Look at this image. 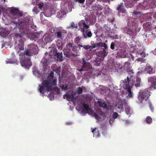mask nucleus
Listing matches in <instances>:
<instances>
[{
	"label": "nucleus",
	"mask_w": 156,
	"mask_h": 156,
	"mask_svg": "<svg viewBox=\"0 0 156 156\" xmlns=\"http://www.w3.org/2000/svg\"><path fill=\"white\" fill-rule=\"evenodd\" d=\"M76 2H78L80 3H83L85 2V0H75Z\"/></svg>",
	"instance_id": "49"
},
{
	"label": "nucleus",
	"mask_w": 156,
	"mask_h": 156,
	"mask_svg": "<svg viewBox=\"0 0 156 156\" xmlns=\"http://www.w3.org/2000/svg\"><path fill=\"white\" fill-rule=\"evenodd\" d=\"M82 66L80 69H77L79 71L81 72L83 71H91L92 69V67L91 66L90 64L87 62L85 60L84 58H83L82 60Z\"/></svg>",
	"instance_id": "6"
},
{
	"label": "nucleus",
	"mask_w": 156,
	"mask_h": 156,
	"mask_svg": "<svg viewBox=\"0 0 156 156\" xmlns=\"http://www.w3.org/2000/svg\"><path fill=\"white\" fill-rule=\"evenodd\" d=\"M131 57H132V58H133V56L132 55Z\"/></svg>",
	"instance_id": "64"
},
{
	"label": "nucleus",
	"mask_w": 156,
	"mask_h": 156,
	"mask_svg": "<svg viewBox=\"0 0 156 156\" xmlns=\"http://www.w3.org/2000/svg\"><path fill=\"white\" fill-rule=\"evenodd\" d=\"M153 17L155 18L156 19V12L154 14L153 16Z\"/></svg>",
	"instance_id": "57"
},
{
	"label": "nucleus",
	"mask_w": 156,
	"mask_h": 156,
	"mask_svg": "<svg viewBox=\"0 0 156 156\" xmlns=\"http://www.w3.org/2000/svg\"><path fill=\"white\" fill-rule=\"evenodd\" d=\"M100 47H103L105 50H108V47L107 44L105 43L100 42Z\"/></svg>",
	"instance_id": "33"
},
{
	"label": "nucleus",
	"mask_w": 156,
	"mask_h": 156,
	"mask_svg": "<svg viewBox=\"0 0 156 156\" xmlns=\"http://www.w3.org/2000/svg\"><path fill=\"white\" fill-rule=\"evenodd\" d=\"M74 94H65L64 96H63V98H64L65 99L66 98V99L68 100L69 101L70 99L72 100L73 99V98L74 97Z\"/></svg>",
	"instance_id": "20"
},
{
	"label": "nucleus",
	"mask_w": 156,
	"mask_h": 156,
	"mask_svg": "<svg viewBox=\"0 0 156 156\" xmlns=\"http://www.w3.org/2000/svg\"><path fill=\"white\" fill-rule=\"evenodd\" d=\"M82 39V37L79 36H76L74 39V42L77 44L78 47H80L82 45L81 40Z\"/></svg>",
	"instance_id": "14"
},
{
	"label": "nucleus",
	"mask_w": 156,
	"mask_h": 156,
	"mask_svg": "<svg viewBox=\"0 0 156 156\" xmlns=\"http://www.w3.org/2000/svg\"><path fill=\"white\" fill-rule=\"evenodd\" d=\"M43 82L44 81L41 83V84L42 85H39V87H40L39 89V91L42 94H44V92L51 91L50 89H48V84L46 85Z\"/></svg>",
	"instance_id": "10"
},
{
	"label": "nucleus",
	"mask_w": 156,
	"mask_h": 156,
	"mask_svg": "<svg viewBox=\"0 0 156 156\" xmlns=\"http://www.w3.org/2000/svg\"><path fill=\"white\" fill-rule=\"evenodd\" d=\"M90 44L91 45V46L92 49L96 48H99L100 47V42L94 43V41H91L90 42Z\"/></svg>",
	"instance_id": "18"
},
{
	"label": "nucleus",
	"mask_w": 156,
	"mask_h": 156,
	"mask_svg": "<svg viewBox=\"0 0 156 156\" xmlns=\"http://www.w3.org/2000/svg\"><path fill=\"white\" fill-rule=\"evenodd\" d=\"M126 33L127 34H129V36L133 37L134 33L130 29H129L126 31Z\"/></svg>",
	"instance_id": "31"
},
{
	"label": "nucleus",
	"mask_w": 156,
	"mask_h": 156,
	"mask_svg": "<svg viewBox=\"0 0 156 156\" xmlns=\"http://www.w3.org/2000/svg\"><path fill=\"white\" fill-rule=\"evenodd\" d=\"M56 73H58L60 72V68L59 67H57L56 68L53 70Z\"/></svg>",
	"instance_id": "45"
},
{
	"label": "nucleus",
	"mask_w": 156,
	"mask_h": 156,
	"mask_svg": "<svg viewBox=\"0 0 156 156\" xmlns=\"http://www.w3.org/2000/svg\"><path fill=\"white\" fill-rule=\"evenodd\" d=\"M20 63L22 66L27 67H30L32 65V63L30 61V57L27 58V60L23 58L20 60Z\"/></svg>",
	"instance_id": "9"
},
{
	"label": "nucleus",
	"mask_w": 156,
	"mask_h": 156,
	"mask_svg": "<svg viewBox=\"0 0 156 156\" xmlns=\"http://www.w3.org/2000/svg\"><path fill=\"white\" fill-rule=\"evenodd\" d=\"M7 63H16L17 64H18V62H17L16 59H10L8 61H6Z\"/></svg>",
	"instance_id": "28"
},
{
	"label": "nucleus",
	"mask_w": 156,
	"mask_h": 156,
	"mask_svg": "<svg viewBox=\"0 0 156 156\" xmlns=\"http://www.w3.org/2000/svg\"><path fill=\"white\" fill-rule=\"evenodd\" d=\"M96 128H95L94 129H93L92 131V132L93 133H94V131H95V130H96Z\"/></svg>",
	"instance_id": "59"
},
{
	"label": "nucleus",
	"mask_w": 156,
	"mask_h": 156,
	"mask_svg": "<svg viewBox=\"0 0 156 156\" xmlns=\"http://www.w3.org/2000/svg\"><path fill=\"white\" fill-rule=\"evenodd\" d=\"M10 13L12 16H13V19L16 18L19 19L20 18L25 16V15L23 14L22 11H20L17 8H12L10 10Z\"/></svg>",
	"instance_id": "5"
},
{
	"label": "nucleus",
	"mask_w": 156,
	"mask_h": 156,
	"mask_svg": "<svg viewBox=\"0 0 156 156\" xmlns=\"http://www.w3.org/2000/svg\"><path fill=\"white\" fill-rule=\"evenodd\" d=\"M141 15V13L140 11H134L132 14L133 16V17L134 18H139Z\"/></svg>",
	"instance_id": "19"
},
{
	"label": "nucleus",
	"mask_w": 156,
	"mask_h": 156,
	"mask_svg": "<svg viewBox=\"0 0 156 156\" xmlns=\"http://www.w3.org/2000/svg\"><path fill=\"white\" fill-rule=\"evenodd\" d=\"M79 26L81 32L87 30L89 27V26L87 25L85 21L83 20L80 21L79 23Z\"/></svg>",
	"instance_id": "11"
},
{
	"label": "nucleus",
	"mask_w": 156,
	"mask_h": 156,
	"mask_svg": "<svg viewBox=\"0 0 156 156\" xmlns=\"http://www.w3.org/2000/svg\"><path fill=\"white\" fill-rule=\"evenodd\" d=\"M95 119L99 121L101 120V115H99L96 113H95L94 115Z\"/></svg>",
	"instance_id": "37"
},
{
	"label": "nucleus",
	"mask_w": 156,
	"mask_h": 156,
	"mask_svg": "<svg viewBox=\"0 0 156 156\" xmlns=\"http://www.w3.org/2000/svg\"><path fill=\"white\" fill-rule=\"evenodd\" d=\"M77 27V24H75L73 22L71 23L69 26V28H76Z\"/></svg>",
	"instance_id": "34"
},
{
	"label": "nucleus",
	"mask_w": 156,
	"mask_h": 156,
	"mask_svg": "<svg viewBox=\"0 0 156 156\" xmlns=\"http://www.w3.org/2000/svg\"><path fill=\"white\" fill-rule=\"evenodd\" d=\"M140 58H138L137 59V60L138 61H140Z\"/></svg>",
	"instance_id": "61"
},
{
	"label": "nucleus",
	"mask_w": 156,
	"mask_h": 156,
	"mask_svg": "<svg viewBox=\"0 0 156 156\" xmlns=\"http://www.w3.org/2000/svg\"><path fill=\"white\" fill-rule=\"evenodd\" d=\"M115 42H115V41L114 42H112L110 46V48L112 49H115V47H116Z\"/></svg>",
	"instance_id": "38"
},
{
	"label": "nucleus",
	"mask_w": 156,
	"mask_h": 156,
	"mask_svg": "<svg viewBox=\"0 0 156 156\" xmlns=\"http://www.w3.org/2000/svg\"><path fill=\"white\" fill-rule=\"evenodd\" d=\"M15 48L16 49H18L19 50L17 52V53H19L21 50H24V46L23 44H19L18 46H16Z\"/></svg>",
	"instance_id": "22"
},
{
	"label": "nucleus",
	"mask_w": 156,
	"mask_h": 156,
	"mask_svg": "<svg viewBox=\"0 0 156 156\" xmlns=\"http://www.w3.org/2000/svg\"><path fill=\"white\" fill-rule=\"evenodd\" d=\"M115 42L116 45V47L117 48H121L123 46L122 43L120 41H115Z\"/></svg>",
	"instance_id": "27"
},
{
	"label": "nucleus",
	"mask_w": 156,
	"mask_h": 156,
	"mask_svg": "<svg viewBox=\"0 0 156 156\" xmlns=\"http://www.w3.org/2000/svg\"><path fill=\"white\" fill-rule=\"evenodd\" d=\"M123 105L122 104H121L120 106H118V108H122Z\"/></svg>",
	"instance_id": "55"
},
{
	"label": "nucleus",
	"mask_w": 156,
	"mask_h": 156,
	"mask_svg": "<svg viewBox=\"0 0 156 156\" xmlns=\"http://www.w3.org/2000/svg\"><path fill=\"white\" fill-rule=\"evenodd\" d=\"M57 50L56 48L54 47L52 48L50 51V54L51 55H53L55 56L57 55Z\"/></svg>",
	"instance_id": "21"
},
{
	"label": "nucleus",
	"mask_w": 156,
	"mask_h": 156,
	"mask_svg": "<svg viewBox=\"0 0 156 156\" xmlns=\"http://www.w3.org/2000/svg\"><path fill=\"white\" fill-rule=\"evenodd\" d=\"M130 58H129L128 59V61L126 62H125V66L126 65H128L129 64V62H130Z\"/></svg>",
	"instance_id": "52"
},
{
	"label": "nucleus",
	"mask_w": 156,
	"mask_h": 156,
	"mask_svg": "<svg viewBox=\"0 0 156 156\" xmlns=\"http://www.w3.org/2000/svg\"><path fill=\"white\" fill-rule=\"evenodd\" d=\"M117 10L123 13H125L126 12V10L122 3L118 5Z\"/></svg>",
	"instance_id": "15"
},
{
	"label": "nucleus",
	"mask_w": 156,
	"mask_h": 156,
	"mask_svg": "<svg viewBox=\"0 0 156 156\" xmlns=\"http://www.w3.org/2000/svg\"><path fill=\"white\" fill-rule=\"evenodd\" d=\"M82 105L83 106V111L85 113H88L90 110L88 105L83 103Z\"/></svg>",
	"instance_id": "17"
},
{
	"label": "nucleus",
	"mask_w": 156,
	"mask_h": 156,
	"mask_svg": "<svg viewBox=\"0 0 156 156\" xmlns=\"http://www.w3.org/2000/svg\"><path fill=\"white\" fill-rule=\"evenodd\" d=\"M71 50L74 52L77 53L78 50L77 49V47L76 45H73L70 43H67L66 47L63 50V53L65 57L69 58L71 56H75L77 55V54H75L71 51Z\"/></svg>",
	"instance_id": "3"
},
{
	"label": "nucleus",
	"mask_w": 156,
	"mask_h": 156,
	"mask_svg": "<svg viewBox=\"0 0 156 156\" xmlns=\"http://www.w3.org/2000/svg\"><path fill=\"white\" fill-rule=\"evenodd\" d=\"M24 38H23V37L20 39H19L18 41L20 43L19 44H23V42L24 41Z\"/></svg>",
	"instance_id": "43"
},
{
	"label": "nucleus",
	"mask_w": 156,
	"mask_h": 156,
	"mask_svg": "<svg viewBox=\"0 0 156 156\" xmlns=\"http://www.w3.org/2000/svg\"><path fill=\"white\" fill-rule=\"evenodd\" d=\"M18 23L14 22L12 23L15 25L14 29L18 27L19 28L20 32L23 34H28L30 33L29 27H31L33 24V19L30 16H27Z\"/></svg>",
	"instance_id": "2"
},
{
	"label": "nucleus",
	"mask_w": 156,
	"mask_h": 156,
	"mask_svg": "<svg viewBox=\"0 0 156 156\" xmlns=\"http://www.w3.org/2000/svg\"><path fill=\"white\" fill-rule=\"evenodd\" d=\"M113 0H100L101 1H102L103 2L107 3V2H109L110 1H113Z\"/></svg>",
	"instance_id": "51"
},
{
	"label": "nucleus",
	"mask_w": 156,
	"mask_h": 156,
	"mask_svg": "<svg viewBox=\"0 0 156 156\" xmlns=\"http://www.w3.org/2000/svg\"><path fill=\"white\" fill-rule=\"evenodd\" d=\"M150 95V92L147 90H145L143 91L140 92L138 98L140 101H142L143 100L146 101Z\"/></svg>",
	"instance_id": "7"
},
{
	"label": "nucleus",
	"mask_w": 156,
	"mask_h": 156,
	"mask_svg": "<svg viewBox=\"0 0 156 156\" xmlns=\"http://www.w3.org/2000/svg\"><path fill=\"white\" fill-rule=\"evenodd\" d=\"M53 74H54V73H53V72H51V75H52L53 76Z\"/></svg>",
	"instance_id": "60"
},
{
	"label": "nucleus",
	"mask_w": 156,
	"mask_h": 156,
	"mask_svg": "<svg viewBox=\"0 0 156 156\" xmlns=\"http://www.w3.org/2000/svg\"><path fill=\"white\" fill-rule=\"evenodd\" d=\"M146 70H147L149 73H150L153 70V68L150 66L147 65L146 67Z\"/></svg>",
	"instance_id": "36"
},
{
	"label": "nucleus",
	"mask_w": 156,
	"mask_h": 156,
	"mask_svg": "<svg viewBox=\"0 0 156 156\" xmlns=\"http://www.w3.org/2000/svg\"><path fill=\"white\" fill-rule=\"evenodd\" d=\"M103 101H98L97 102L99 106L101 107V105H102V104L103 103Z\"/></svg>",
	"instance_id": "50"
},
{
	"label": "nucleus",
	"mask_w": 156,
	"mask_h": 156,
	"mask_svg": "<svg viewBox=\"0 0 156 156\" xmlns=\"http://www.w3.org/2000/svg\"><path fill=\"white\" fill-rule=\"evenodd\" d=\"M71 124H72V123H68V125H71Z\"/></svg>",
	"instance_id": "62"
},
{
	"label": "nucleus",
	"mask_w": 156,
	"mask_h": 156,
	"mask_svg": "<svg viewBox=\"0 0 156 156\" xmlns=\"http://www.w3.org/2000/svg\"><path fill=\"white\" fill-rule=\"evenodd\" d=\"M149 106L150 109L151 111H153V110L154 109V108L152 106V104L150 102H148Z\"/></svg>",
	"instance_id": "48"
},
{
	"label": "nucleus",
	"mask_w": 156,
	"mask_h": 156,
	"mask_svg": "<svg viewBox=\"0 0 156 156\" xmlns=\"http://www.w3.org/2000/svg\"><path fill=\"white\" fill-rule=\"evenodd\" d=\"M92 8L94 10L98 12L101 11L103 9V7L101 5L98 4L92 6Z\"/></svg>",
	"instance_id": "16"
},
{
	"label": "nucleus",
	"mask_w": 156,
	"mask_h": 156,
	"mask_svg": "<svg viewBox=\"0 0 156 156\" xmlns=\"http://www.w3.org/2000/svg\"><path fill=\"white\" fill-rule=\"evenodd\" d=\"M44 40L46 42H49L52 41L53 40L51 37L49 36L46 37L44 39Z\"/></svg>",
	"instance_id": "35"
},
{
	"label": "nucleus",
	"mask_w": 156,
	"mask_h": 156,
	"mask_svg": "<svg viewBox=\"0 0 156 156\" xmlns=\"http://www.w3.org/2000/svg\"><path fill=\"white\" fill-rule=\"evenodd\" d=\"M44 83L45 84H48V89H50L51 91L53 90V86H55L56 84V81L55 80L53 81L51 80H44Z\"/></svg>",
	"instance_id": "12"
},
{
	"label": "nucleus",
	"mask_w": 156,
	"mask_h": 156,
	"mask_svg": "<svg viewBox=\"0 0 156 156\" xmlns=\"http://www.w3.org/2000/svg\"><path fill=\"white\" fill-rule=\"evenodd\" d=\"M130 108L128 107H126L125 108V112L129 115V117L130 116L131 114L130 113Z\"/></svg>",
	"instance_id": "32"
},
{
	"label": "nucleus",
	"mask_w": 156,
	"mask_h": 156,
	"mask_svg": "<svg viewBox=\"0 0 156 156\" xmlns=\"http://www.w3.org/2000/svg\"><path fill=\"white\" fill-rule=\"evenodd\" d=\"M140 72H138L137 73H140Z\"/></svg>",
	"instance_id": "63"
},
{
	"label": "nucleus",
	"mask_w": 156,
	"mask_h": 156,
	"mask_svg": "<svg viewBox=\"0 0 156 156\" xmlns=\"http://www.w3.org/2000/svg\"><path fill=\"white\" fill-rule=\"evenodd\" d=\"M37 6L40 9H41L43 6V3H40Z\"/></svg>",
	"instance_id": "46"
},
{
	"label": "nucleus",
	"mask_w": 156,
	"mask_h": 156,
	"mask_svg": "<svg viewBox=\"0 0 156 156\" xmlns=\"http://www.w3.org/2000/svg\"><path fill=\"white\" fill-rule=\"evenodd\" d=\"M37 10V7H34L33 9V12H36Z\"/></svg>",
	"instance_id": "54"
},
{
	"label": "nucleus",
	"mask_w": 156,
	"mask_h": 156,
	"mask_svg": "<svg viewBox=\"0 0 156 156\" xmlns=\"http://www.w3.org/2000/svg\"><path fill=\"white\" fill-rule=\"evenodd\" d=\"M108 54V50H105V48H103L102 50L99 51L97 53V55L100 58V59L102 61L105 57Z\"/></svg>",
	"instance_id": "8"
},
{
	"label": "nucleus",
	"mask_w": 156,
	"mask_h": 156,
	"mask_svg": "<svg viewBox=\"0 0 156 156\" xmlns=\"http://www.w3.org/2000/svg\"><path fill=\"white\" fill-rule=\"evenodd\" d=\"M82 33L83 37H84L85 39L87 38H90L92 36V34L91 31L87 32L86 31H83L82 32Z\"/></svg>",
	"instance_id": "13"
},
{
	"label": "nucleus",
	"mask_w": 156,
	"mask_h": 156,
	"mask_svg": "<svg viewBox=\"0 0 156 156\" xmlns=\"http://www.w3.org/2000/svg\"><path fill=\"white\" fill-rule=\"evenodd\" d=\"M29 48L26 49L23 53H22L23 56L26 55L29 57L37 54L38 53L37 47L33 44L28 45Z\"/></svg>",
	"instance_id": "4"
},
{
	"label": "nucleus",
	"mask_w": 156,
	"mask_h": 156,
	"mask_svg": "<svg viewBox=\"0 0 156 156\" xmlns=\"http://www.w3.org/2000/svg\"><path fill=\"white\" fill-rule=\"evenodd\" d=\"M62 89L64 90H67L68 89V85H63L62 87Z\"/></svg>",
	"instance_id": "44"
},
{
	"label": "nucleus",
	"mask_w": 156,
	"mask_h": 156,
	"mask_svg": "<svg viewBox=\"0 0 156 156\" xmlns=\"http://www.w3.org/2000/svg\"><path fill=\"white\" fill-rule=\"evenodd\" d=\"M118 114L117 112H113V113L112 115V117L114 118V119H116V118H117V117L118 116Z\"/></svg>",
	"instance_id": "42"
},
{
	"label": "nucleus",
	"mask_w": 156,
	"mask_h": 156,
	"mask_svg": "<svg viewBox=\"0 0 156 156\" xmlns=\"http://www.w3.org/2000/svg\"><path fill=\"white\" fill-rule=\"evenodd\" d=\"M107 107V105L106 104V103L104 102H103V103L102 104V105H101V107H103V108H106Z\"/></svg>",
	"instance_id": "47"
},
{
	"label": "nucleus",
	"mask_w": 156,
	"mask_h": 156,
	"mask_svg": "<svg viewBox=\"0 0 156 156\" xmlns=\"http://www.w3.org/2000/svg\"><path fill=\"white\" fill-rule=\"evenodd\" d=\"M150 23H144L143 24V26L144 27H147L149 28L150 27Z\"/></svg>",
	"instance_id": "39"
},
{
	"label": "nucleus",
	"mask_w": 156,
	"mask_h": 156,
	"mask_svg": "<svg viewBox=\"0 0 156 156\" xmlns=\"http://www.w3.org/2000/svg\"><path fill=\"white\" fill-rule=\"evenodd\" d=\"M117 37H118V36L117 35H116V36H115L114 37H112V38H114V39H117Z\"/></svg>",
	"instance_id": "58"
},
{
	"label": "nucleus",
	"mask_w": 156,
	"mask_h": 156,
	"mask_svg": "<svg viewBox=\"0 0 156 156\" xmlns=\"http://www.w3.org/2000/svg\"><path fill=\"white\" fill-rule=\"evenodd\" d=\"M80 47H83L85 49L89 51H91L92 49L91 48V46H89L88 45H82Z\"/></svg>",
	"instance_id": "24"
},
{
	"label": "nucleus",
	"mask_w": 156,
	"mask_h": 156,
	"mask_svg": "<svg viewBox=\"0 0 156 156\" xmlns=\"http://www.w3.org/2000/svg\"><path fill=\"white\" fill-rule=\"evenodd\" d=\"M15 36L16 38L17 39H19L23 37L21 34L18 33H16V34Z\"/></svg>",
	"instance_id": "40"
},
{
	"label": "nucleus",
	"mask_w": 156,
	"mask_h": 156,
	"mask_svg": "<svg viewBox=\"0 0 156 156\" xmlns=\"http://www.w3.org/2000/svg\"><path fill=\"white\" fill-rule=\"evenodd\" d=\"M115 119L112 117H110L109 119V122L110 125L114 122Z\"/></svg>",
	"instance_id": "41"
},
{
	"label": "nucleus",
	"mask_w": 156,
	"mask_h": 156,
	"mask_svg": "<svg viewBox=\"0 0 156 156\" xmlns=\"http://www.w3.org/2000/svg\"><path fill=\"white\" fill-rule=\"evenodd\" d=\"M150 7L151 8H155L156 7V5L154 4L153 5V6H152L150 5Z\"/></svg>",
	"instance_id": "56"
},
{
	"label": "nucleus",
	"mask_w": 156,
	"mask_h": 156,
	"mask_svg": "<svg viewBox=\"0 0 156 156\" xmlns=\"http://www.w3.org/2000/svg\"><path fill=\"white\" fill-rule=\"evenodd\" d=\"M62 32L60 31H58L55 32V34L57 37L60 39H62Z\"/></svg>",
	"instance_id": "23"
},
{
	"label": "nucleus",
	"mask_w": 156,
	"mask_h": 156,
	"mask_svg": "<svg viewBox=\"0 0 156 156\" xmlns=\"http://www.w3.org/2000/svg\"><path fill=\"white\" fill-rule=\"evenodd\" d=\"M153 80V78L149 77L148 79V81L149 82H151L152 83V87H154V89H155L156 88V83H154V82L153 83L152 81H151Z\"/></svg>",
	"instance_id": "25"
},
{
	"label": "nucleus",
	"mask_w": 156,
	"mask_h": 156,
	"mask_svg": "<svg viewBox=\"0 0 156 156\" xmlns=\"http://www.w3.org/2000/svg\"><path fill=\"white\" fill-rule=\"evenodd\" d=\"M140 55L142 57H145V54L144 52H142L140 54Z\"/></svg>",
	"instance_id": "53"
},
{
	"label": "nucleus",
	"mask_w": 156,
	"mask_h": 156,
	"mask_svg": "<svg viewBox=\"0 0 156 156\" xmlns=\"http://www.w3.org/2000/svg\"><path fill=\"white\" fill-rule=\"evenodd\" d=\"M55 56L57 57L59 61L60 62H61L63 60L62 59V53L58 52L57 53V55H56Z\"/></svg>",
	"instance_id": "26"
},
{
	"label": "nucleus",
	"mask_w": 156,
	"mask_h": 156,
	"mask_svg": "<svg viewBox=\"0 0 156 156\" xmlns=\"http://www.w3.org/2000/svg\"><path fill=\"white\" fill-rule=\"evenodd\" d=\"M140 78L138 77L136 78L134 76H131L130 79L127 77L126 79L122 80L120 85L128 93V97L130 98H133V94L131 91L132 87L134 85L136 87H140Z\"/></svg>",
	"instance_id": "1"
},
{
	"label": "nucleus",
	"mask_w": 156,
	"mask_h": 156,
	"mask_svg": "<svg viewBox=\"0 0 156 156\" xmlns=\"http://www.w3.org/2000/svg\"><path fill=\"white\" fill-rule=\"evenodd\" d=\"M83 88L84 87L83 86H82L81 87H78L76 91L77 93L79 94L82 93Z\"/></svg>",
	"instance_id": "29"
},
{
	"label": "nucleus",
	"mask_w": 156,
	"mask_h": 156,
	"mask_svg": "<svg viewBox=\"0 0 156 156\" xmlns=\"http://www.w3.org/2000/svg\"><path fill=\"white\" fill-rule=\"evenodd\" d=\"M146 121L147 123L150 124L152 122V119L150 116H147L146 118Z\"/></svg>",
	"instance_id": "30"
}]
</instances>
